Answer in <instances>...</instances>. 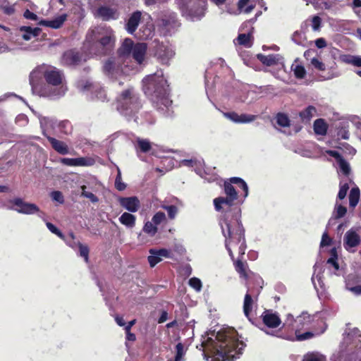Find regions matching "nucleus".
<instances>
[{
	"instance_id": "393cba45",
	"label": "nucleus",
	"mask_w": 361,
	"mask_h": 361,
	"mask_svg": "<svg viewBox=\"0 0 361 361\" xmlns=\"http://www.w3.org/2000/svg\"><path fill=\"white\" fill-rule=\"evenodd\" d=\"M257 300V298L255 300L248 292L245 295L243 301V313L250 321H251L250 314L252 312Z\"/></svg>"
},
{
	"instance_id": "49530a36",
	"label": "nucleus",
	"mask_w": 361,
	"mask_h": 361,
	"mask_svg": "<svg viewBox=\"0 0 361 361\" xmlns=\"http://www.w3.org/2000/svg\"><path fill=\"white\" fill-rule=\"evenodd\" d=\"M348 190H349V185L347 183H345L344 184L341 183L339 191L338 193V198L341 200H343L345 197Z\"/></svg>"
},
{
	"instance_id": "f257e3e1",
	"label": "nucleus",
	"mask_w": 361,
	"mask_h": 361,
	"mask_svg": "<svg viewBox=\"0 0 361 361\" xmlns=\"http://www.w3.org/2000/svg\"><path fill=\"white\" fill-rule=\"evenodd\" d=\"M221 228L225 237L226 249L233 262L235 270L240 278L247 280L251 271L247 261L243 259L247 245L245 229L240 221V209H235L233 216L229 213L226 214L221 221Z\"/></svg>"
},
{
	"instance_id": "72a5a7b5",
	"label": "nucleus",
	"mask_w": 361,
	"mask_h": 361,
	"mask_svg": "<svg viewBox=\"0 0 361 361\" xmlns=\"http://www.w3.org/2000/svg\"><path fill=\"white\" fill-rule=\"evenodd\" d=\"M255 5L250 4V0H239L238 3V9L240 12L250 13L255 8Z\"/></svg>"
},
{
	"instance_id": "680f3d73",
	"label": "nucleus",
	"mask_w": 361,
	"mask_h": 361,
	"mask_svg": "<svg viewBox=\"0 0 361 361\" xmlns=\"http://www.w3.org/2000/svg\"><path fill=\"white\" fill-rule=\"evenodd\" d=\"M338 258L334 257H331L327 260V264H331L336 270H338L339 269V264L337 261Z\"/></svg>"
},
{
	"instance_id": "bf43d9fd",
	"label": "nucleus",
	"mask_w": 361,
	"mask_h": 361,
	"mask_svg": "<svg viewBox=\"0 0 361 361\" xmlns=\"http://www.w3.org/2000/svg\"><path fill=\"white\" fill-rule=\"evenodd\" d=\"M23 17L26 19L32 20H37V19H38V16L33 12L30 11L29 9H26L24 11Z\"/></svg>"
},
{
	"instance_id": "2f4dec72",
	"label": "nucleus",
	"mask_w": 361,
	"mask_h": 361,
	"mask_svg": "<svg viewBox=\"0 0 361 361\" xmlns=\"http://www.w3.org/2000/svg\"><path fill=\"white\" fill-rule=\"evenodd\" d=\"M360 197V190L358 187L353 188L349 194V205L351 208H355L358 202Z\"/></svg>"
},
{
	"instance_id": "3c124183",
	"label": "nucleus",
	"mask_w": 361,
	"mask_h": 361,
	"mask_svg": "<svg viewBox=\"0 0 361 361\" xmlns=\"http://www.w3.org/2000/svg\"><path fill=\"white\" fill-rule=\"evenodd\" d=\"M46 225H47V227L48 228V229L52 233H54L55 235H56L57 236H59L61 238H63L64 235L62 233V232L56 226H54L52 223L47 222L46 224Z\"/></svg>"
},
{
	"instance_id": "aec40b11",
	"label": "nucleus",
	"mask_w": 361,
	"mask_h": 361,
	"mask_svg": "<svg viewBox=\"0 0 361 361\" xmlns=\"http://www.w3.org/2000/svg\"><path fill=\"white\" fill-rule=\"evenodd\" d=\"M180 25V23L178 20L177 14L174 12L166 14L161 18V26L167 31L179 27Z\"/></svg>"
},
{
	"instance_id": "423d86ee",
	"label": "nucleus",
	"mask_w": 361,
	"mask_h": 361,
	"mask_svg": "<svg viewBox=\"0 0 361 361\" xmlns=\"http://www.w3.org/2000/svg\"><path fill=\"white\" fill-rule=\"evenodd\" d=\"M183 16L186 18L200 20L204 16L205 0H175Z\"/></svg>"
},
{
	"instance_id": "c03bdc74",
	"label": "nucleus",
	"mask_w": 361,
	"mask_h": 361,
	"mask_svg": "<svg viewBox=\"0 0 361 361\" xmlns=\"http://www.w3.org/2000/svg\"><path fill=\"white\" fill-rule=\"evenodd\" d=\"M166 220V215L162 212H157L152 217V221L155 225L160 224L162 221Z\"/></svg>"
},
{
	"instance_id": "a878e982",
	"label": "nucleus",
	"mask_w": 361,
	"mask_h": 361,
	"mask_svg": "<svg viewBox=\"0 0 361 361\" xmlns=\"http://www.w3.org/2000/svg\"><path fill=\"white\" fill-rule=\"evenodd\" d=\"M66 18L67 16L66 14H63L51 20H42L38 24L39 25H44L54 29H58L63 25L64 22L66 20Z\"/></svg>"
},
{
	"instance_id": "864d4df0",
	"label": "nucleus",
	"mask_w": 361,
	"mask_h": 361,
	"mask_svg": "<svg viewBox=\"0 0 361 361\" xmlns=\"http://www.w3.org/2000/svg\"><path fill=\"white\" fill-rule=\"evenodd\" d=\"M20 31L25 32L23 35V38L25 40H30L32 36V27L30 26H22L20 27Z\"/></svg>"
},
{
	"instance_id": "20e7f679",
	"label": "nucleus",
	"mask_w": 361,
	"mask_h": 361,
	"mask_svg": "<svg viewBox=\"0 0 361 361\" xmlns=\"http://www.w3.org/2000/svg\"><path fill=\"white\" fill-rule=\"evenodd\" d=\"M143 90L149 98L153 106L163 114H166L172 104L169 97L167 81L163 75H150L145 78Z\"/></svg>"
},
{
	"instance_id": "412c9836",
	"label": "nucleus",
	"mask_w": 361,
	"mask_h": 361,
	"mask_svg": "<svg viewBox=\"0 0 361 361\" xmlns=\"http://www.w3.org/2000/svg\"><path fill=\"white\" fill-rule=\"evenodd\" d=\"M147 46L146 43L138 42L134 46L132 51L133 58L137 61L138 64H142L147 52Z\"/></svg>"
},
{
	"instance_id": "37998d69",
	"label": "nucleus",
	"mask_w": 361,
	"mask_h": 361,
	"mask_svg": "<svg viewBox=\"0 0 361 361\" xmlns=\"http://www.w3.org/2000/svg\"><path fill=\"white\" fill-rule=\"evenodd\" d=\"M339 168L342 173L345 176H348L350 173V167L346 160L342 159L338 162Z\"/></svg>"
},
{
	"instance_id": "e2e57ef3",
	"label": "nucleus",
	"mask_w": 361,
	"mask_h": 361,
	"mask_svg": "<svg viewBox=\"0 0 361 361\" xmlns=\"http://www.w3.org/2000/svg\"><path fill=\"white\" fill-rule=\"evenodd\" d=\"M347 212V209L344 206L339 205L337 207L336 218H341L345 216Z\"/></svg>"
},
{
	"instance_id": "7c9ffc66",
	"label": "nucleus",
	"mask_w": 361,
	"mask_h": 361,
	"mask_svg": "<svg viewBox=\"0 0 361 361\" xmlns=\"http://www.w3.org/2000/svg\"><path fill=\"white\" fill-rule=\"evenodd\" d=\"M316 113V108L314 106L310 105L303 111H300L299 116L302 122L309 123Z\"/></svg>"
},
{
	"instance_id": "69168bd1",
	"label": "nucleus",
	"mask_w": 361,
	"mask_h": 361,
	"mask_svg": "<svg viewBox=\"0 0 361 361\" xmlns=\"http://www.w3.org/2000/svg\"><path fill=\"white\" fill-rule=\"evenodd\" d=\"M350 62L352 63V65L354 66L361 67V56H355Z\"/></svg>"
},
{
	"instance_id": "f8f14e48",
	"label": "nucleus",
	"mask_w": 361,
	"mask_h": 361,
	"mask_svg": "<svg viewBox=\"0 0 361 361\" xmlns=\"http://www.w3.org/2000/svg\"><path fill=\"white\" fill-rule=\"evenodd\" d=\"M149 252L150 255L148 256L147 259L151 267H154L159 263L162 260V257L173 258L171 251L166 248L159 250L152 248Z\"/></svg>"
},
{
	"instance_id": "2eb2a0df",
	"label": "nucleus",
	"mask_w": 361,
	"mask_h": 361,
	"mask_svg": "<svg viewBox=\"0 0 361 361\" xmlns=\"http://www.w3.org/2000/svg\"><path fill=\"white\" fill-rule=\"evenodd\" d=\"M264 324L271 329L277 328L281 324L279 314L271 310H265L261 315Z\"/></svg>"
},
{
	"instance_id": "5701e85b",
	"label": "nucleus",
	"mask_w": 361,
	"mask_h": 361,
	"mask_svg": "<svg viewBox=\"0 0 361 361\" xmlns=\"http://www.w3.org/2000/svg\"><path fill=\"white\" fill-rule=\"evenodd\" d=\"M46 137L50 142L52 148L59 154L62 155L69 154L68 146L64 142L48 135H46Z\"/></svg>"
},
{
	"instance_id": "c756f323",
	"label": "nucleus",
	"mask_w": 361,
	"mask_h": 361,
	"mask_svg": "<svg viewBox=\"0 0 361 361\" xmlns=\"http://www.w3.org/2000/svg\"><path fill=\"white\" fill-rule=\"evenodd\" d=\"M119 221L126 227L132 228L135 226L136 216L130 213L124 212L119 217Z\"/></svg>"
},
{
	"instance_id": "774afa93",
	"label": "nucleus",
	"mask_w": 361,
	"mask_h": 361,
	"mask_svg": "<svg viewBox=\"0 0 361 361\" xmlns=\"http://www.w3.org/2000/svg\"><path fill=\"white\" fill-rule=\"evenodd\" d=\"M176 355H178V356L183 355V345L181 343H178L176 345Z\"/></svg>"
},
{
	"instance_id": "5fc2aeb1",
	"label": "nucleus",
	"mask_w": 361,
	"mask_h": 361,
	"mask_svg": "<svg viewBox=\"0 0 361 361\" xmlns=\"http://www.w3.org/2000/svg\"><path fill=\"white\" fill-rule=\"evenodd\" d=\"M332 239L329 236L326 232H324L322 237V240L320 243V247H323L325 246H329L331 244Z\"/></svg>"
},
{
	"instance_id": "0e129e2a",
	"label": "nucleus",
	"mask_w": 361,
	"mask_h": 361,
	"mask_svg": "<svg viewBox=\"0 0 361 361\" xmlns=\"http://www.w3.org/2000/svg\"><path fill=\"white\" fill-rule=\"evenodd\" d=\"M315 45L317 48L322 49L326 46V42L324 38H318L315 40Z\"/></svg>"
},
{
	"instance_id": "13d9d810",
	"label": "nucleus",
	"mask_w": 361,
	"mask_h": 361,
	"mask_svg": "<svg viewBox=\"0 0 361 361\" xmlns=\"http://www.w3.org/2000/svg\"><path fill=\"white\" fill-rule=\"evenodd\" d=\"M326 152L328 155L334 157L336 160L337 163L340 161L342 159H343V157L338 151L329 149L327 150Z\"/></svg>"
},
{
	"instance_id": "39448f33",
	"label": "nucleus",
	"mask_w": 361,
	"mask_h": 361,
	"mask_svg": "<svg viewBox=\"0 0 361 361\" xmlns=\"http://www.w3.org/2000/svg\"><path fill=\"white\" fill-rule=\"evenodd\" d=\"M233 184L236 185L238 188H241L245 194L244 197H247L248 195V187L245 181L239 177H232L226 180L224 183V190L226 194V197H219L214 200V208L217 212L223 211L224 209V214L220 219L219 225L221 226V221L224 219L226 214L229 213L231 216L234 214V209H240V214H241L240 209L238 207H233L234 202L238 198V193L233 186Z\"/></svg>"
},
{
	"instance_id": "8fccbe9b",
	"label": "nucleus",
	"mask_w": 361,
	"mask_h": 361,
	"mask_svg": "<svg viewBox=\"0 0 361 361\" xmlns=\"http://www.w3.org/2000/svg\"><path fill=\"white\" fill-rule=\"evenodd\" d=\"M189 285L197 291H200L202 287L200 279L196 277H192L189 280Z\"/></svg>"
},
{
	"instance_id": "f704fd0d",
	"label": "nucleus",
	"mask_w": 361,
	"mask_h": 361,
	"mask_svg": "<svg viewBox=\"0 0 361 361\" xmlns=\"http://www.w3.org/2000/svg\"><path fill=\"white\" fill-rule=\"evenodd\" d=\"M137 148L143 153L149 152L152 149V145L150 142L147 139H137Z\"/></svg>"
},
{
	"instance_id": "1a4fd4ad",
	"label": "nucleus",
	"mask_w": 361,
	"mask_h": 361,
	"mask_svg": "<svg viewBox=\"0 0 361 361\" xmlns=\"http://www.w3.org/2000/svg\"><path fill=\"white\" fill-rule=\"evenodd\" d=\"M116 37L113 33H109L102 37L97 42V46L100 49L99 54L101 55L110 54L115 47Z\"/></svg>"
},
{
	"instance_id": "9b49d317",
	"label": "nucleus",
	"mask_w": 361,
	"mask_h": 361,
	"mask_svg": "<svg viewBox=\"0 0 361 361\" xmlns=\"http://www.w3.org/2000/svg\"><path fill=\"white\" fill-rule=\"evenodd\" d=\"M82 61H85L82 54L75 49L66 51L61 57V63L67 66H78Z\"/></svg>"
},
{
	"instance_id": "ea45409f",
	"label": "nucleus",
	"mask_w": 361,
	"mask_h": 361,
	"mask_svg": "<svg viewBox=\"0 0 361 361\" xmlns=\"http://www.w3.org/2000/svg\"><path fill=\"white\" fill-rule=\"evenodd\" d=\"M0 8L4 11V13L6 15H12L15 12V8L13 5H10V4L7 1H4L1 6Z\"/></svg>"
},
{
	"instance_id": "052dcab7",
	"label": "nucleus",
	"mask_w": 361,
	"mask_h": 361,
	"mask_svg": "<svg viewBox=\"0 0 361 361\" xmlns=\"http://www.w3.org/2000/svg\"><path fill=\"white\" fill-rule=\"evenodd\" d=\"M303 361H324V358L317 355L311 354L306 356Z\"/></svg>"
},
{
	"instance_id": "f3484780",
	"label": "nucleus",
	"mask_w": 361,
	"mask_h": 361,
	"mask_svg": "<svg viewBox=\"0 0 361 361\" xmlns=\"http://www.w3.org/2000/svg\"><path fill=\"white\" fill-rule=\"evenodd\" d=\"M360 241V235L356 233L355 231L350 229L345 233L343 238V246L346 250L350 251L352 248L359 245Z\"/></svg>"
},
{
	"instance_id": "6e6d98bb",
	"label": "nucleus",
	"mask_w": 361,
	"mask_h": 361,
	"mask_svg": "<svg viewBox=\"0 0 361 361\" xmlns=\"http://www.w3.org/2000/svg\"><path fill=\"white\" fill-rule=\"evenodd\" d=\"M337 135L339 137L343 140H348L350 133L347 128L342 127L341 128L337 133Z\"/></svg>"
},
{
	"instance_id": "a19ab883",
	"label": "nucleus",
	"mask_w": 361,
	"mask_h": 361,
	"mask_svg": "<svg viewBox=\"0 0 361 361\" xmlns=\"http://www.w3.org/2000/svg\"><path fill=\"white\" fill-rule=\"evenodd\" d=\"M162 208L167 211L170 219H173L178 213V207L175 205H163Z\"/></svg>"
},
{
	"instance_id": "ddd939ff",
	"label": "nucleus",
	"mask_w": 361,
	"mask_h": 361,
	"mask_svg": "<svg viewBox=\"0 0 361 361\" xmlns=\"http://www.w3.org/2000/svg\"><path fill=\"white\" fill-rule=\"evenodd\" d=\"M291 319L290 323L286 321L283 323L282 328L288 329L290 330L298 329V328H303L305 326L308 325L312 321V317L306 313H302L301 315L297 317L296 319H293V317L290 315Z\"/></svg>"
},
{
	"instance_id": "4468645a",
	"label": "nucleus",
	"mask_w": 361,
	"mask_h": 361,
	"mask_svg": "<svg viewBox=\"0 0 361 361\" xmlns=\"http://www.w3.org/2000/svg\"><path fill=\"white\" fill-rule=\"evenodd\" d=\"M154 54L162 62L172 58L174 55L173 50L166 44L159 41H154Z\"/></svg>"
},
{
	"instance_id": "de8ad7c7",
	"label": "nucleus",
	"mask_w": 361,
	"mask_h": 361,
	"mask_svg": "<svg viewBox=\"0 0 361 361\" xmlns=\"http://www.w3.org/2000/svg\"><path fill=\"white\" fill-rule=\"evenodd\" d=\"M295 336L298 341H305L307 339L312 338L314 336V334L310 331H307L303 334H299L298 329H295Z\"/></svg>"
},
{
	"instance_id": "4d7b16f0",
	"label": "nucleus",
	"mask_w": 361,
	"mask_h": 361,
	"mask_svg": "<svg viewBox=\"0 0 361 361\" xmlns=\"http://www.w3.org/2000/svg\"><path fill=\"white\" fill-rule=\"evenodd\" d=\"M322 24V19L318 16H314L312 19V27L314 30H318Z\"/></svg>"
},
{
	"instance_id": "a18cd8bd",
	"label": "nucleus",
	"mask_w": 361,
	"mask_h": 361,
	"mask_svg": "<svg viewBox=\"0 0 361 361\" xmlns=\"http://www.w3.org/2000/svg\"><path fill=\"white\" fill-rule=\"evenodd\" d=\"M51 199L60 204L64 203V197L61 191L55 190L51 192Z\"/></svg>"
},
{
	"instance_id": "79ce46f5",
	"label": "nucleus",
	"mask_w": 361,
	"mask_h": 361,
	"mask_svg": "<svg viewBox=\"0 0 361 361\" xmlns=\"http://www.w3.org/2000/svg\"><path fill=\"white\" fill-rule=\"evenodd\" d=\"M78 248L80 252V255L83 257L85 262H88L89 259V252L90 249L87 245H83L81 243H78Z\"/></svg>"
},
{
	"instance_id": "0eeeda50",
	"label": "nucleus",
	"mask_w": 361,
	"mask_h": 361,
	"mask_svg": "<svg viewBox=\"0 0 361 361\" xmlns=\"http://www.w3.org/2000/svg\"><path fill=\"white\" fill-rule=\"evenodd\" d=\"M118 102L120 108L129 111L130 114L137 112L142 107L139 96L131 89H127L121 92Z\"/></svg>"
},
{
	"instance_id": "4c0bfd02",
	"label": "nucleus",
	"mask_w": 361,
	"mask_h": 361,
	"mask_svg": "<svg viewBox=\"0 0 361 361\" xmlns=\"http://www.w3.org/2000/svg\"><path fill=\"white\" fill-rule=\"evenodd\" d=\"M143 231L149 236H154L158 231L157 225L152 221H147L142 228Z\"/></svg>"
},
{
	"instance_id": "58836bf2",
	"label": "nucleus",
	"mask_w": 361,
	"mask_h": 361,
	"mask_svg": "<svg viewBox=\"0 0 361 361\" xmlns=\"http://www.w3.org/2000/svg\"><path fill=\"white\" fill-rule=\"evenodd\" d=\"M86 188L87 187L85 185H82L81 187V196L88 198L93 203L97 202L99 201V198L92 192L86 191Z\"/></svg>"
},
{
	"instance_id": "7ed1b4c3",
	"label": "nucleus",
	"mask_w": 361,
	"mask_h": 361,
	"mask_svg": "<svg viewBox=\"0 0 361 361\" xmlns=\"http://www.w3.org/2000/svg\"><path fill=\"white\" fill-rule=\"evenodd\" d=\"M216 339L217 342L213 352L214 361H235L246 346L243 341H239L238 332L233 329L219 331Z\"/></svg>"
},
{
	"instance_id": "dca6fc26",
	"label": "nucleus",
	"mask_w": 361,
	"mask_h": 361,
	"mask_svg": "<svg viewBox=\"0 0 361 361\" xmlns=\"http://www.w3.org/2000/svg\"><path fill=\"white\" fill-rule=\"evenodd\" d=\"M60 163L69 166H89L94 164V161L89 157L61 158Z\"/></svg>"
},
{
	"instance_id": "473e14b6",
	"label": "nucleus",
	"mask_w": 361,
	"mask_h": 361,
	"mask_svg": "<svg viewBox=\"0 0 361 361\" xmlns=\"http://www.w3.org/2000/svg\"><path fill=\"white\" fill-rule=\"evenodd\" d=\"M252 39H253V37L251 33L247 34H239L236 41L238 44L242 45L245 47L250 48L252 45Z\"/></svg>"
},
{
	"instance_id": "c85d7f7f",
	"label": "nucleus",
	"mask_w": 361,
	"mask_h": 361,
	"mask_svg": "<svg viewBox=\"0 0 361 361\" xmlns=\"http://www.w3.org/2000/svg\"><path fill=\"white\" fill-rule=\"evenodd\" d=\"M257 59L264 65L267 66H271L277 64L279 59L276 55L269 54L265 56L262 54H257L256 55Z\"/></svg>"
},
{
	"instance_id": "b1692460",
	"label": "nucleus",
	"mask_w": 361,
	"mask_h": 361,
	"mask_svg": "<svg viewBox=\"0 0 361 361\" xmlns=\"http://www.w3.org/2000/svg\"><path fill=\"white\" fill-rule=\"evenodd\" d=\"M141 16L142 13L139 11L133 12L130 16L126 23V30L130 34H133L137 30L141 20Z\"/></svg>"
},
{
	"instance_id": "e433bc0d",
	"label": "nucleus",
	"mask_w": 361,
	"mask_h": 361,
	"mask_svg": "<svg viewBox=\"0 0 361 361\" xmlns=\"http://www.w3.org/2000/svg\"><path fill=\"white\" fill-rule=\"evenodd\" d=\"M291 70L293 71L294 75L298 79H303L306 75V70L302 65H294L291 66Z\"/></svg>"
},
{
	"instance_id": "6e6552de",
	"label": "nucleus",
	"mask_w": 361,
	"mask_h": 361,
	"mask_svg": "<svg viewBox=\"0 0 361 361\" xmlns=\"http://www.w3.org/2000/svg\"><path fill=\"white\" fill-rule=\"evenodd\" d=\"M9 202L12 204V207L10 208L18 213L33 214L39 212V208L37 204L25 202L20 197L11 200Z\"/></svg>"
},
{
	"instance_id": "cd10ccee",
	"label": "nucleus",
	"mask_w": 361,
	"mask_h": 361,
	"mask_svg": "<svg viewBox=\"0 0 361 361\" xmlns=\"http://www.w3.org/2000/svg\"><path fill=\"white\" fill-rule=\"evenodd\" d=\"M329 126L323 118H317L314 121L313 128L314 133L319 135H325Z\"/></svg>"
},
{
	"instance_id": "a211bd4d",
	"label": "nucleus",
	"mask_w": 361,
	"mask_h": 361,
	"mask_svg": "<svg viewBox=\"0 0 361 361\" xmlns=\"http://www.w3.org/2000/svg\"><path fill=\"white\" fill-rule=\"evenodd\" d=\"M118 202L123 208L130 212H136L140 207V202L135 196L119 197Z\"/></svg>"
},
{
	"instance_id": "bb28decb",
	"label": "nucleus",
	"mask_w": 361,
	"mask_h": 361,
	"mask_svg": "<svg viewBox=\"0 0 361 361\" xmlns=\"http://www.w3.org/2000/svg\"><path fill=\"white\" fill-rule=\"evenodd\" d=\"M135 44H134L133 41L131 39H125L121 47L118 49V54L120 56L129 55L132 52Z\"/></svg>"
},
{
	"instance_id": "c9c22d12",
	"label": "nucleus",
	"mask_w": 361,
	"mask_h": 361,
	"mask_svg": "<svg viewBox=\"0 0 361 361\" xmlns=\"http://www.w3.org/2000/svg\"><path fill=\"white\" fill-rule=\"evenodd\" d=\"M276 118L277 124L281 127H289L290 125V121L288 116L283 113H278Z\"/></svg>"
},
{
	"instance_id": "09e8293b",
	"label": "nucleus",
	"mask_w": 361,
	"mask_h": 361,
	"mask_svg": "<svg viewBox=\"0 0 361 361\" xmlns=\"http://www.w3.org/2000/svg\"><path fill=\"white\" fill-rule=\"evenodd\" d=\"M115 187L119 191L124 190L126 189V185L124 183L122 182L121 175V172L119 171H118V174H117V176L116 177Z\"/></svg>"
},
{
	"instance_id": "338daca9",
	"label": "nucleus",
	"mask_w": 361,
	"mask_h": 361,
	"mask_svg": "<svg viewBox=\"0 0 361 361\" xmlns=\"http://www.w3.org/2000/svg\"><path fill=\"white\" fill-rule=\"evenodd\" d=\"M168 318V313L166 311L164 310L162 311L161 316L159 317L158 319V323L161 324L165 322L167 320Z\"/></svg>"
},
{
	"instance_id": "9d476101",
	"label": "nucleus",
	"mask_w": 361,
	"mask_h": 361,
	"mask_svg": "<svg viewBox=\"0 0 361 361\" xmlns=\"http://www.w3.org/2000/svg\"><path fill=\"white\" fill-rule=\"evenodd\" d=\"M95 18L102 19L103 21L116 20L119 17V12L115 7L101 6L97 8L94 13Z\"/></svg>"
},
{
	"instance_id": "f03ea898",
	"label": "nucleus",
	"mask_w": 361,
	"mask_h": 361,
	"mask_svg": "<svg viewBox=\"0 0 361 361\" xmlns=\"http://www.w3.org/2000/svg\"><path fill=\"white\" fill-rule=\"evenodd\" d=\"M65 80L62 71L51 67L43 70L39 68L33 70L29 76L32 91L40 97L60 96L63 92L57 87L63 84Z\"/></svg>"
},
{
	"instance_id": "603ef678",
	"label": "nucleus",
	"mask_w": 361,
	"mask_h": 361,
	"mask_svg": "<svg viewBox=\"0 0 361 361\" xmlns=\"http://www.w3.org/2000/svg\"><path fill=\"white\" fill-rule=\"evenodd\" d=\"M311 63L314 66V68L318 71H323L326 69L325 64L321 61H319L317 58H313L311 60Z\"/></svg>"
},
{
	"instance_id": "6ab92c4d",
	"label": "nucleus",
	"mask_w": 361,
	"mask_h": 361,
	"mask_svg": "<svg viewBox=\"0 0 361 361\" xmlns=\"http://www.w3.org/2000/svg\"><path fill=\"white\" fill-rule=\"evenodd\" d=\"M121 68L120 61L115 57L109 58L104 63L103 71L107 75H114L118 73Z\"/></svg>"
},
{
	"instance_id": "4be33fe9",
	"label": "nucleus",
	"mask_w": 361,
	"mask_h": 361,
	"mask_svg": "<svg viewBox=\"0 0 361 361\" xmlns=\"http://www.w3.org/2000/svg\"><path fill=\"white\" fill-rule=\"evenodd\" d=\"M224 116L232 121L239 123H249L254 121L256 118L255 115H248L245 114L239 115L234 111L224 113Z\"/></svg>"
}]
</instances>
